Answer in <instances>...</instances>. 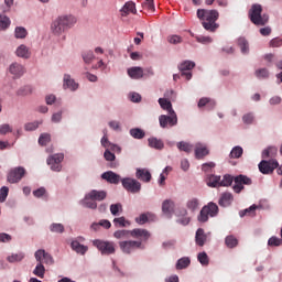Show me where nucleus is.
Here are the masks:
<instances>
[{
  "instance_id": "bf43d9fd",
  "label": "nucleus",
  "mask_w": 282,
  "mask_h": 282,
  "mask_svg": "<svg viewBox=\"0 0 282 282\" xmlns=\"http://www.w3.org/2000/svg\"><path fill=\"white\" fill-rule=\"evenodd\" d=\"M257 78H268L270 76V73L268 72V68H260L256 70Z\"/></svg>"
},
{
  "instance_id": "bb28decb",
  "label": "nucleus",
  "mask_w": 282,
  "mask_h": 282,
  "mask_svg": "<svg viewBox=\"0 0 282 282\" xmlns=\"http://www.w3.org/2000/svg\"><path fill=\"white\" fill-rule=\"evenodd\" d=\"M232 194L226 192L221 194L218 204L219 206H223V208H226L232 204Z\"/></svg>"
},
{
  "instance_id": "f704fd0d",
  "label": "nucleus",
  "mask_w": 282,
  "mask_h": 282,
  "mask_svg": "<svg viewBox=\"0 0 282 282\" xmlns=\"http://www.w3.org/2000/svg\"><path fill=\"white\" fill-rule=\"evenodd\" d=\"M82 57L86 65H90V63L94 62V58H96V55H94V51H84Z\"/></svg>"
},
{
  "instance_id": "1a4fd4ad",
  "label": "nucleus",
  "mask_w": 282,
  "mask_h": 282,
  "mask_svg": "<svg viewBox=\"0 0 282 282\" xmlns=\"http://www.w3.org/2000/svg\"><path fill=\"white\" fill-rule=\"evenodd\" d=\"M25 173L26 171L23 166L13 167L8 174V182L10 184H19V182L25 177Z\"/></svg>"
},
{
  "instance_id": "f03ea898",
  "label": "nucleus",
  "mask_w": 282,
  "mask_h": 282,
  "mask_svg": "<svg viewBox=\"0 0 282 282\" xmlns=\"http://www.w3.org/2000/svg\"><path fill=\"white\" fill-rule=\"evenodd\" d=\"M76 18L73 15H61L52 22L51 32L55 36H61L67 30H72L76 25Z\"/></svg>"
},
{
  "instance_id": "a19ab883",
  "label": "nucleus",
  "mask_w": 282,
  "mask_h": 282,
  "mask_svg": "<svg viewBox=\"0 0 282 282\" xmlns=\"http://www.w3.org/2000/svg\"><path fill=\"white\" fill-rule=\"evenodd\" d=\"M23 259H25V254L20 252V253H12L7 258V261H9V263H19V261H23Z\"/></svg>"
},
{
  "instance_id": "f257e3e1",
  "label": "nucleus",
  "mask_w": 282,
  "mask_h": 282,
  "mask_svg": "<svg viewBox=\"0 0 282 282\" xmlns=\"http://www.w3.org/2000/svg\"><path fill=\"white\" fill-rule=\"evenodd\" d=\"M197 17L202 21V25L204 30L207 32H217L219 30V11L217 10H206V9H198Z\"/></svg>"
},
{
  "instance_id": "09e8293b",
  "label": "nucleus",
  "mask_w": 282,
  "mask_h": 282,
  "mask_svg": "<svg viewBox=\"0 0 282 282\" xmlns=\"http://www.w3.org/2000/svg\"><path fill=\"white\" fill-rule=\"evenodd\" d=\"M268 246L272 247V248H278L279 246H282V239L276 237V236H272L269 240H268Z\"/></svg>"
},
{
  "instance_id": "680f3d73",
  "label": "nucleus",
  "mask_w": 282,
  "mask_h": 282,
  "mask_svg": "<svg viewBox=\"0 0 282 282\" xmlns=\"http://www.w3.org/2000/svg\"><path fill=\"white\" fill-rule=\"evenodd\" d=\"M7 133H12V127L8 123L0 126V135H6Z\"/></svg>"
},
{
  "instance_id": "4d7b16f0",
  "label": "nucleus",
  "mask_w": 282,
  "mask_h": 282,
  "mask_svg": "<svg viewBox=\"0 0 282 282\" xmlns=\"http://www.w3.org/2000/svg\"><path fill=\"white\" fill-rule=\"evenodd\" d=\"M8 193H10V188H8V186H2L0 188V204H3V202L8 199Z\"/></svg>"
},
{
  "instance_id": "39448f33",
  "label": "nucleus",
  "mask_w": 282,
  "mask_h": 282,
  "mask_svg": "<svg viewBox=\"0 0 282 282\" xmlns=\"http://www.w3.org/2000/svg\"><path fill=\"white\" fill-rule=\"evenodd\" d=\"M219 213V207L215 203H209L207 206H204L198 215V221L205 224L208 221V217H216Z\"/></svg>"
},
{
  "instance_id": "2eb2a0df",
  "label": "nucleus",
  "mask_w": 282,
  "mask_h": 282,
  "mask_svg": "<svg viewBox=\"0 0 282 282\" xmlns=\"http://www.w3.org/2000/svg\"><path fill=\"white\" fill-rule=\"evenodd\" d=\"M130 237H133V239H141V241H149L151 234L147 229L137 228L130 230Z\"/></svg>"
},
{
  "instance_id": "58836bf2",
  "label": "nucleus",
  "mask_w": 282,
  "mask_h": 282,
  "mask_svg": "<svg viewBox=\"0 0 282 282\" xmlns=\"http://www.w3.org/2000/svg\"><path fill=\"white\" fill-rule=\"evenodd\" d=\"M33 274H35V276H39L40 279H44L45 267L43 265V262H39L36 264L35 269L33 270Z\"/></svg>"
},
{
  "instance_id": "ea45409f",
  "label": "nucleus",
  "mask_w": 282,
  "mask_h": 282,
  "mask_svg": "<svg viewBox=\"0 0 282 282\" xmlns=\"http://www.w3.org/2000/svg\"><path fill=\"white\" fill-rule=\"evenodd\" d=\"M113 224L116 228H127V226H131V223H129L124 217L115 218Z\"/></svg>"
},
{
  "instance_id": "79ce46f5",
  "label": "nucleus",
  "mask_w": 282,
  "mask_h": 282,
  "mask_svg": "<svg viewBox=\"0 0 282 282\" xmlns=\"http://www.w3.org/2000/svg\"><path fill=\"white\" fill-rule=\"evenodd\" d=\"M229 155L234 160H239V158H241L243 155V148L236 145L235 148H232Z\"/></svg>"
},
{
  "instance_id": "ddd939ff",
  "label": "nucleus",
  "mask_w": 282,
  "mask_h": 282,
  "mask_svg": "<svg viewBox=\"0 0 282 282\" xmlns=\"http://www.w3.org/2000/svg\"><path fill=\"white\" fill-rule=\"evenodd\" d=\"M195 67V62L185 61L178 65V69L181 72V76L186 78L187 80H191L193 78V73H191V69Z\"/></svg>"
},
{
  "instance_id": "f3484780",
  "label": "nucleus",
  "mask_w": 282,
  "mask_h": 282,
  "mask_svg": "<svg viewBox=\"0 0 282 282\" xmlns=\"http://www.w3.org/2000/svg\"><path fill=\"white\" fill-rule=\"evenodd\" d=\"M138 10L135 9V3L133 1H128L120 10L121 17H129L130 14H135Z\"/></svg>"
},
{
  "instance_id": "de8ad7c7",
  "label": "nucleus",
  "mask_w": 282,
  "mask_h": 282,
  "mask_svg": "<svg viewBox=\"0 0 282 282\" xmlns=\"http://www.w3.org/2000/svg\"><path fill=\"white\" fill-rule=\"evenodd\" d=\"M101 145L105 149H111L112 151H116V149H118V145L116 144H111V142H109V138H107V134H105L101 139Z\"/></svg>"
},
{
  "instance_id": "7c9ffc66",
  "label": "nucleus",
  "mask_w": 282,
  "mask_h": 282,
  "mask_svg": "<svg viewBox=\"0 0 282 282\" xmlns=\"http://www.w3.org/2000/svg\"><path fill=\"white\" fill-rule=\"evenodd\" d=\"M159 105L161 108H163L167 113H175V110H173V105L171 104V100L166 98H160Z\"/></svg>"
},
{
  "instance_id": "4468645a",
  "label": "nucleus",
  "mask_w": 282,
  "mask_h": 282,
  "mask_svg": "<svg viewBox=\"0 0 282 282\" xmlns=\"http://www.w3.org/2000/svg\"><path fill=\"white\" fill-rule=\"evenodd\" d=\"M35 259L40 263H46L47 265H52V263H54V258H52V254L45 252L43 249L35 252Z\"/></svg>"
},
{
  "instance_id": "864d4df0",
  "label": "nucleus",
  "mask_w": 282,
  "mask_h": 282,
  "mask_svg": "<svg viewBox=\"0 0 282 282\" xmlns=\"http://www.w3.org/2000/svg\"><path fill=\"white\" fill-rule=\"evenodd\" d=\"M50 230H51V232H59V234H63V232H65V226H63V224L53 223V224L50 226Z\"/></svg>"
},
{
  "instance_id": "a211bd4d",
  "label": "nucleus",
  "mask_w": 282,
  "mask_h": 282,
  "mask_svg": "<svg viewBox=\"0 0 282 282\" xmlns=\"http://www.w3.org/2000/svg\"><path fill=\"white\" fill-rule=\"evenodd\" d=\"M63 87H64V89H69L70 91H76V89H78V83H76V80L72 79L70 75L65 74L64 79H63Z\"/></svg>"
},
{
  "instance_id": "4be33fe9",
  "label": "nucleus",
  "mask_w": 282,
  "mask_h": 282,
  "mask_svg": "<svg viewBox=\"0 0 282 282\" xmlns=\"http://www.w3.org/2000/svg\"><path fill=\"white\" fill-rule=\"evenodd\" d=\"M87 197L95 202H102L104 199H107V192L93 189L87 194Z\"/></svg>"
},
{
  "instance_id": "13d9d810",
  "label": "nucleus",
  "mask_w": 282,
  "mask_h": 282,
  "mask_svg": "<svg viewBox=\"0 0 282 282\" xmlns=\"http://www.w3.org/2000/svg\"><path fill=\"white\" fill-rule=\"evenodd\" d=\"M42 122L39 121H33V122H29L24 126L25 131H36V129H39V124H41Z\"/></svg>"
},
{
  "instance_id": "2f4dec72",
  "label": "nucleus",
  "mask_w": 282,
  "mask_h": 282,
  "mask_svg": "<svg viewBox=\"0 0 282 282\" xmlns=\"http://www.w3.org/2000/svg\"><path fill=\"white\" fill-rule=\"evenodd\" d=\"M148 142L151 149H158L159 151H162V149H164V142L155 137L148 139Z\"/></svg>"
},
{
  "instance_id": "6e6d98bb",
  "label": "nucleus",
  "mask_w": 282,
  "mask_h": 282,
  "mask_svg": "<svg viewBox=\"0 0 282 282\" xmlns=\"http://www.w3.org/2000/svg\"><path fill=\"white\" fill-rule=\"evenodd\" d=\"M186 206L189 210H197V206H199V200L197 198H191L187 200Z\"/></svg>"
},
{
  "instance_id": "393cba45",
  "label": "nucleus",
  "mask_w": 282,
  "mask_h": 282,
  "mask_svg": "<svg viewBox=\"0 0 282 282\" xmlns=\"http://www.w3.org/2000/svg\"><path fill=\"white\" fill-rule=\"evenodd\" d=\"M128 76H130V78H134V80H138L144 76V69L138 66L131 67L128 69Z\"/></svg>"
},
{
  "instance_id": "e433bc0d",
  "label": "nucleus",
  "mask_w": 282,
  "mask_h": 282,
  "mask_svg": "<svg viewBox=\"0 0 282 282\" xmlns=\"http://www.w3.org/2000/svg\"><path fill=\"white\" fill-rule=\"evenodd\" d=\"M238 45L240 46L242 54H248L250 52V46H249L248 40H246V37H239Z\"/></svg>"
},
{
  "instance_id": "e2e57ef3",
  "label": "nucleus",
  "mask_w": 282,
  "mask_h": 282,
  "mask_svg": "<svg viewBox=\"0 0 282 282\" xmlns=\"http://www.w3.org/2000/svg\"><path fill=\"white\" fill-rule=\"evenodd\" d=\"M207 105L215 106V101L210 100L209 98L203 97L198 101V107L202 109V107H206Z\"/></svg>"
},
{
  "instance_id": "aec40b11",
  "label": "nucleus",
  "mask_w": 282,
  "mask_h": 282,
  "mask_svg": "<svg viewBox=\"0 0 282 282\" xmlns=\"http://www.w3.org/2000/svg\"><path fill=\"white\" fill-rule=\"evenodd\" d=\"M101 178L106 180L109 184H120V175L112 171H108L101 174Z\"/></svg>"
},
{
  "instance_id": "cd10ccee",
  "label": "nucleus",
  "mask_w": 282,
  "mask_h": 282,
  "mask_svg": "<svg viewBox=\"0 0 282 282\" xmlns=\"http://www.w3.org/2000/svg\"><path fill=\"white\" fill-rule=\"evenodd\" d=\"M279 153V150L276 147H269L262 152L263 160H274L276 158V154Z\"/></svg>"
},
{
  "instance_id": "5fc2aeb1",
  "label": "nucleus",
  "mask_w": 282,
  "mask_h": 282,
  "mask_svg": "<svg viewBox=\"0 0 282 282\" xmlns=\"http://www.w3.org/2000/svg\"><path fill=\"white\" fill-rule=\"evenodd\" d=\"M184 41V39L180 35H169L167 36V42L171 43V45H180V43H182Z\"/></svg>"
},
{
  "instance_id": "72a5a7b5",
  "label": "nucleus",
  "mask_w": 282,
  "mask_h": 282,
  "mask_svg": "<svg viewBox=\"0 0 282 282\" xmlns=\"http://www.w3.org/2000/svg\"><path fill=\"white\" fill-rule=\"evenodd\" d=\"M130 135L133 137L134 140H142L147 133L140 128H132L130 129Z\"/></svg>"
},
{
  "instance_id": "4c0bfd02",
  "label": "nucleus",
  "mask_w": 282,
  "mask_h": 282,
  "mask_svg": "<svg viewBox=\"0 0 282 282\" xmlns=\"http://www.w3.org/2000/svg\"><path fill=\"white\" fill-rule=\"evenodd\" d=\"M225 245L227 248H237V246H239V240L235 236H227L225 238Z\"/></svg>"
},
{
  "instance_id": "423d86ee",
  "label": "nucleus",
  "mask_w": 282,
  "mask_h": 282,
  "mask_svg": "<svg viewBox=\"0 0 282 282\" xmlns=\"http://www.w3.org/2000/svg\"><path fill=\"white\" fill-rule=\"evenodd\" d=\"M258 169L262 175H272L274 173L275 169H279V161L276 159L272 160H262L258 164Z\"/></svg>"
},
{
  "instance_id": "3c124183",
  "label": "nucleus",
  "mask_w": 282,
  "mask_h": 282,
  "mask_svg": "<svg viewBox=\"0 0 282 282\" xmlns=\"http://www.w3.org/2000/svg\"><path fill=\"white\" fill-rule=\"evenodd\" d=\"M10 18L7 15H0V30H8L10 28Z\"/></svg>"
},
{
  "instance_id": "8fccbe9b",
  "label": "nucleus",
  "mask_w": 282,
  "mask_h": 282,
  "mask_svg": "<svg viewBox=\"0 0 282 282\" xmlns=\"http://www.w3.org/2000/svg\"><path fill=\"white\" fill-rule=\"evenodd\" d=\"M15 39H25L28 36V30L23 26L15 28Z\"/></svg>"
},
{
  "instance_id": "a878e982",
  "label": "nucleus",
  "mask_w": 282,
  "mask_h": 282,
  "mask_svg": "<svg viewBox=\"0 0 282 282\" xmlns=\"http://www.w3.org/2000/svg\"><path fill=\"white\" fill-rule=\"evenodd\" d=\"M206 239H208V237L204 232V229L198 228L196 231V236H195L196 246L204 248V246L206 243Z\"/></svg>"
},
{
  "instance_id": "774afa93",
  "label": "nucleus",
  "mask_w": 282,
  "mask_h": 282,
  "mask_svg": "<svg viewBox=\"0 0 282 282\" xmlns=\"http://www.w3.org/2000/svg\"><path fill=\"white\" fill-rule=\"evenodd\" d=\"M242 121L245 122V124H252V122H254V115L252 113L243 115Z\"/></svg>"
},
{
  "instance_id": "5701e85b",
  "label": "nucleus",
  "mask_w": 282,
  "mask_h": 282,
  "mask_svg": "<svg viewBox=\"0 0 282 282\" xmlns=\"http://www.w3.org/2000/svg\"><path fill=\"white\" fill-rule=\"evenodd\" d=\"M137 180H140L141 182H151V172L147 169H138L135 173Z\"/></svg>"
},
{
  "instance_id": "c9c22d12",
  "label": "nucleus",
  "mask_w": 282,
  "mask_h": 282,
  "mask_svg": "<svg viewBox=\"0 0 282 282\" xmlns=\"http://www.w3.org/2000/svg\"><path fill=\"white\" fill-rule=\"evenodd\" d=\"M188 265H191V258H181L176 263V270H185V268H188Z\"/></svg>"
},
{
  "instance_id": "c03bdc74",
  "label": "nucleus",
  "mask_w": 282,
  "mask_h": 282,
  "mask_svg": "<svg viewBox=\"0 0 282 282\" xmlns=\"http://www.w3.org/2000/svg\"><path fill=\"white\" fill-rule=\"evenodd\" d=\"M207 184L212 188H217L221 186V176H215V175L210 176Z\"/></svg>"
},
{
  "instance_id": "9b49d317",
  "label": "nucleus",
  "mask_w": 282,
  "mask_h": 282,
  "mask_svg": "<svg viewBox=\"0 0 282 282\" xmlns=\"http://www.w3.org/2000/svg\"><path fill=\"white\" fill-rule=\"evenodd\" d=\"M63 160H65V155L63 153H58L51 155L46 162L53 171H56L58 173L63 169V165H61V162H63Z\"/></svg>"
},
{
  "instance_id": "6e6552de",
  "label": "nucleus",
  "mask_w": 282,
  "mask_h": 282,
  "mask_svg": "<svg viewBox=\"0 0 282 282\" xmlns=\"http://www.w3.org/2000/svg\"><path fill=\"white\" fill-rule=\"evenodd\" d=\"M93 246H95V248H97V250L100 251L101 254H113V252H116V246L113 245V242L94 240Z\"/></svg>"
},
{
  "instance_id": "a18cd8bd",
  "label": "nucleus",
  "mask_w": 282,
  "mask_h": 282,
  "mask_svg": "<svg viewBox=\"0 0 282 282\" xmlns=\"http://www.w3.org/2000/svg\"><path fill=\"white\" fill-rule=\"evenodd\" d=\"M178 151H184L185 153H191L193 151V145H191L188 142L181 141L177 143Z\"/></svg>"
},
{
  "instance_id": "f8f14e48",
  "label": "nucleus",
  "mask_w": 282,
  "mask_h": 282,
  "mask_svg": "<svg viewBox=\"0 0 282 282\" xmlns=\"http://www.w3.org/2000/svg\"><path fill=\"white\" fill-rule=\"evenodd\" d=\"M159 122L162 129H166V127H175V124H177V115L175 112L170 113V116L161 115L159 117Z\"/></svg>"
},
{
  "instance_id": "338daca9",
  "label": "nucleus",
  "mask_w": 282,
  "mask_h": 282,
  "mask_svg": "<svg viewBox=\"0 0 282 282\" xmlns=\"http://www.w3.org/2000/svg\"><path fill=\"white\" fill-rule=\"evenodd\" d=\"M198 261L202 265H208V254L206 252L198 253Z\"/></svg>"
},
{
  "instance_id": "dca6fc26",
  "label": "nucleus",
  "mask_w": 282,
  "mask_h": 282,
  "mask_svg": "<svg viewBox=\"0 0 282 282\" xmlns=\"http://www.w3.org/2000/svg\"><path fill=\"white\" fill-rule=\"evenodd\" d=\"M162 213L163 215H166L169 219H171L173 217V213H175V202L165 199L162 203Z\"/></svg>"
},
{
  "instance_id": "c85d7f7f",
  "label": "nucleus",
  "mask_w": 282,
  "mask_h": 282,
  "mask_svg": "<svg viewBox=\"0 0 282 282\" xmlns=\"http://www.w3.org/2000/svg\"><path fill=\"white\" fill-rule=\"evenodd\" d=\"M15 54H17V56H19V58H30V56H32L30 48L28 46H25V44H21L17 48Z\"/></svg>"
},
{
  "instance_id": "052dcab7",
  "label": "nucleus",
  "mask_w": 282,
  "mask_h": 282,
  "mask_svg": "<svg viewBox=\"0 0 282 282\" xmlns=\"http://www.w3.org/2000/svg\"><path fill=\"white\" fill-rule=\"evenodd\" d=\"M143 8L145 10H149L150 12H155L154 0H145V3H143Z\"/></svg>"
},
{
  "instance_id": "0eeeda50",
  "label": "nucleus",
  "mask_w": 282,
  "mask_h": 282,
  "mask_svg": "<svg viewBox=\"0 0 282 282\" xmlns=\"http://www.w3.org/2000/svg\"><path fill=\"white\" fill-rule=\"evenodd\" d=\"M119 247L124 252V254H131V252H135V250L144 249L142 246V241L140 240H126L119 242Z\"/></svg>"
},
{
  "instance_id": "20e7f679",
  "label": "nucleus",
  "mask_w": 282,
  "mask_h": 282,
  "mask_svg": "<svg viewBox=\"0 0 282 282\" xmlns=\"http://www.w3.org/2000/svg\"><path fill=\"white\" fill-rule=\"evenodd\" d=\"M262 12L263 8L261 7V4H253L249 10V19L251 23H253L254 25H265L270 18L265 14L261 15Z\"/></svg>"
},
{
  "instance_id": "473e14b6",
  "label": "nucleus",
  "mask_w": 282,
  "mask_h": 282,
  "mask_svg": "<svg viewBox=\"0 0 282 282\" xmlns=\"http://www.w3.org/2000/svg\"><path fill=\"white\" fill-rule=\"evenodd\" d=\"M82 206H84L85 208H90L91 210H96V208H98V204L96 203V200L88 198L87 194L85 195L84 199L80 202Z\"/></svg>"
},
{
  "instance_id": "0e129e2a",
  "label": "nucleus",
  "mask_w": 282,
  "mask_h": 282,
  "mask_svg": "<svg viewBox=\"0 0 282 282\" xmlns=\"http://www.w3.org/2000/svg\"><path fill=\"white\" fill-rule=\"evenodd\" d=\"M197 43H202L203 45H208V43H213V37L210 36H196Z\"/></svg>"
},
{
  "instance_id": "603ef678",
  "label": "nucleus",
  "mask_w": 282,
  "mask_h": 282,
  "mask_svg": "<svg viewBox=\"0 0 282 282\" xmlns=\"http://www.w3.org/2000/svg\"><path fill=\"white\" fill-rule=\"evenodd\" d=\"M110 213L113 215V217H118V213H122V204L117 203L110 205Z\"/></svg>"
},
{
  "instance_id": "6ab92c4d",
  "label": "nucleus",
  "mask_w": 282,
  "mask_h": 282,
  "mask_svg": "<svg viewBox=\"0 0 282 282\" xmlns=\"http://www.w3.org/2000/svg\"><path fill=\"white\" fill-rule=\"evenodd\" d=\"M156 217L155 214L148 212L141 214L139 217L135 218V221L139 224V226H144V224L149 221H155Z\"/></svg>"
},
{
  "instance_id": "9d476101",
  "label": "nucleus",
  "mask_w": 282,
  "mask_h": 282,
  "mask_svg": "<svg viewBox=\"0 0 282 282\" xmlns=\"http://www.w3.org/2000/svg\"><path fill=\"white\" fill-rule=\"evenodd\" d=\"M121 184L123 188L128 191V193L135 194L142 191V184H140V182H138L135 178H123L121 180Z\"/></svg>"
},
{
  "instance_id": "c756f323",
  "label": "nucleus",
  "mask_w": 282,
  "mask_h": 282,
  "mask_svg": "<svg viewBox=\"0 0 282 282\" xmlns=\"http://www.w3.org/2000/svg\"><path fill=\"white\" fill-rule=\"evenodd\" d=\"M70 248L77 252V254H85L89 248L85 245H80L77 240L72 241Z\"/></svg>"
},
{
  "instance_id": "69168bd1",
  "label": "nucleus",
  "mask_w": 282,
  "mask_h": 282,
  "mask_svg": "<svg viewBox=\"0 0 282 282\" xmlns=\"http://www.w3.org/2000/svg\"><path fill=\"white\" fill-rule=\"evenodd\" d=\"M104 158L107 162H113L116 160V154H113V152L109 151V149H107L104 153Z\"/></svg>"
},
{
  "instance_id": "b1692460",
  "label": "nucleus",
  "mask_w": 282,
  "mask_h": 282,
  "mask_svg": "<svg viewBox=\"0 0 282 282\" xmlns=\"http://www.w3.org/2000/svg\"><path fill=\"white\" fill-rule=\"evenodd\" d=\"M210 152L208 151V148L206 145L198 143L195 148V155L196 160H203V158H206Z\"/></svg>"
},
{
  "instance_id": "49530a36",
  "label": "nucleus",
  "mask_w": 282,
  "mask_h": 282,
  "mask_svg": "<svg viewBox=\"0 0 282 282\" xmlns=\"http://www.w3.org/2000/svg\"><path fill=\"white\" fill-rule=\"evenodd\" d=\"M51 140L52 135H50V133H43L39 138V144H41V147H46L47 144H50Z\"/></svg>"
},
{
  "instance_id": "412c9836",
  "label": "nucleus",
  "mask_w": 282,
  "mask_h": 282,
  "mask_svg": "<svg viewBox=\"0 0 282 282\" xmlns=\"http://www.w3.org/2000/svg\"><path fill=\"white\" fill-rule=\"evenodd\" d=\"M9 72L13 76H15V78H21V76L25 74V68L23 67V65L19 63H13L10 65Z\"/></svg>"
},
{
  "instance_id": "7ed1b4c3",
  "label": "nucleus",
  "mask_w": 282,
  "mask_h": 282,
  "mask_svg": "<svg viewBox=\"0 0 282 282\" xmlns=\"http://www.w3.org/2000/svg\"><path fill=\"white\" fill-rule=\"evenodd\" d=\"M232 182H235V185L232 187L235 193H241L243 191V185L251 186L252 178L243 174H240L236 177H232V175L230 174H225L223 176V180L220 178V186H232Z\"/></svg>"
},
{
  "instance_id": "37998d69",
  "label": "nucleus",
  "mask_w": 282,
  "mask_h": 282,
  "mask_svg": "<svg viewBox=\"0 0 282 282\" xmlns=\"http://www.w3.org/2000/svg\"><path fill=\"white\" fill-rule=\"evenodd\" d=\"M116 239H129L131 237V230H117L113 232Z\"/></svg>"
}]
</instances>
